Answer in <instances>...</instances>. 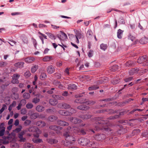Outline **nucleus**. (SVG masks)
Masks as SVG:
<instances>
[{
  "label": "nucleus",
  "instance_id": "obj_36",
  "mask_svg": "<svg viewBox=\"0 0 148 148\" xmlns=\"http://www.w3.org/2000/svg\"><path fill=\"white\" fill-rule=\"evenodd\" d=\"M30 97V95L29 93L28 92L24 93L23 95V97L25 99H29Z\"/></svg>",
  "mask_w": 148,
  "mask_h": 148
},
{
  "label": "nucleus",
  "instance_id": "obj_43",
  "mask_svg": "<svg viewBox=\"0 0 148 148\" xmlns=\"http://www.w3.org/2000/svg\"><path fill=\"white\" fill-rule=\"evenodd\" d=\"M38 68V66L36 65H35V66L33 67L31 69V71L32 73H35Z\"/></svg>",
  "mask_w": 148,
  "mask_h": 148
},
{
  "label": "nucleus",
  "instance_id": "obj_20",
  "mask_svg": "<svg viewBox=\"0 0 148 148\" xmlns=\"http://www.w3.org/2000/svg\"><path fill=\"white\" fill-rule=\"evenodd\" d=\"M148 42V38L145 37L142 38L140 40V42L142 44H146Z\"/></svg>",
  "mask_w": 148,
  "mask_h": 148
},
{
  "label": "nucleus",
  "instance_id": "obj_1",
  "mask_svg": "<svg viewBox=\"0 0 148 148\" xmlns=\"http://www.w3.org/2000/svg\"><path fill=\"white\" fill-rule=\"evenodd\" d=\"M95 124L94 126L96 130H104L106 131H111L112 130L108 127L109 121L106 120L104 121L101 118L96 117L95 118Z\"/></svg>",
  "mask_w": 148,
  "mask_h": 148
},
{
  "label": "nucleus",
  "instance_id": "obj_25",
  "mask_svg": "<svg viewBox=\"0 0 148 148\" xmlns=\"http://www.w3.org/2000/svg\"><path fill=\"white\" fill-rule=\"evenodd\" d=\"M68 89L70 90H75L77 88V86L73 84H70L68 86Z\"/></svg>",
  "mask_w": 148,
  "mask_h": 148
},
{
  "label": "nucleus",
  "instance_id": "obj_24",
  "mask_svg": "<svg viewBox=\"0 0 148 148\" xmlns=\"http://www.w3.org/2000/svg\"><path fill=\"white\" fill-rule=\"evenodd\" d=\"M123 31L119 29H118L117 32V37L119 39L122 38Z\"/></svg>",
  "mask_w": 148,
  "mask_h": 148
},
{
  "label": "nucleus",
  "instance_id": "obj_37",
  "mask_svg": "<svg viewBox=\"0 0 148 148\" xmlns=\"http://www.w3.org/2000/svg\"><path fill=\"white\" fill-rule=\"evenodd\" d=\"M47 77L46 74L44 72L42 73L40 75V79L41 80L45 79Z\"/></svg>",
  "mask_w": 148,
  "mask_h": 148
},
{
  "label": "nucleus",
  "instance_id": "obj_27",
  "mask_svg": "<svg viewBox=\"0 0 148 148\" xmlns=\"http://www.w3.org/2000/svg\"><path fill=\"white\" fill-rule=\"evenodd\" d=\"M37 138H33L32 139V141L35 143L38 144L42 142V140L41 139Z\"/></svg>",
  "mask_w": 148,
  "mask_h": 148
},
{
  "label": "nucleus",
  "instance_id": "obj_7",
  "mask_svg": "<svg viewBox=\"0 0 148 148\" xmlns=\"http://www.w3.org/2000/svg\"><path fill=\"white\" fill-rule=\"evenodd\" d=\"M78 142L79 144L82 145H86L90 141L87 138H82L78 140Z\"/></svg>",
  "mask_w": 148,
  "mask_h": 148
},
{
  "label": "nucleus",
  "instance_id": "obj_22",
  "mask_svg": "<svg viewBox=\"0 0 148 148\" xmlns=\"http://www.w3.org/2000/svg\"><path fill=\"white\" fill-rule=\"evenodd\" d=\"M24 64V63L23 62H18L14 64V66L17 68H23Z\"/></svg>",
  "mask_w": 148,
  "mask_h": 148
},
{
  "label": "nucleus",
  "instance_id": "obj_14",
  "mask_svg": "<svg viewBox=\"0 0 148 148\" xmlns=\"http://www.w3.org/2000/svg\"><path fill=\"white\" fill-rule=\"evenodd\" d=\"M57 123L58 125L62 126H68L69 125L68 122L61 120H58L57 121Z\"/></svg>",
  "mask_w": 148,
  "mask_h": 148
},
{
  "label": "nucleus",
  "instance_id": "obj_18",
  "mask_svg": "<svg viewBox=\"0 0 148 148\" xmlns=\"http://www.w3.org/2000/svg\"><path fill=\"white\" fill-rule=\"evenodd\" d=\"M77 108V109L80 110H86L89 108V107L85 105H82L78 106Z\"/></svg>",
  "mask_w": 148,
  "mask_h": 148
},
{
  "label": "nucleus",
  "instance_id": "obj_61",
  "mask_svg": "<svg viewBox=\"0 0 148 148\" xmlns=\"http://www.w3.org/2000/svg\"><path fill=\"white\" fill-rule=\"evenodd\" d=\"M93 51L92 50H90L88 53V56L90 58L92 56Z\"/></svg>",
  "mask_w": 148,
  "mask_h": 148
},
{
  "label": "nucleus",
  "instance_id": "obj_5",
  "mask_svg": "<svg viewBox=\"0 0 148 148\" xmlns=\"http://www.w3.org/2000/svg\"><path fill=\"white\" fill-rule=\"evenodd\" d=\"M68 129L70 130H71V131H73V132L78 133H81L82 134H85V132L84 130L83 129H80L76 127H71L70 126H69L68 127Z\"/></svg>",
  "mask_w": 148,
  "mask_h": 148
},
{
  "label": "nucleus",
  "instance_id": "obj_2",
  "mask_svg": "<svg viewBox=\"0 0 148 148\" xmlns=\"http://www.w3.org/2000/svg\"><path fill=\"white\" fill-rule=\"evenodd\" d=\"M68 131L65 132L64 134V136L66 138V141L64 142V145L66 146H69L71 145H73L75 141V140L73 137L70 135V131L71 130H69L67 128Z\"/></svg>",
  "mask_w": 148,
  "mask_h": 148
},
{
  "label": "nucleus",
  "instance_id": "obj_51",
  "mask_svg": "<svg viewBox=\"0 0 148 148\" xmlns=\"http://www.w3.org/2000/svg\"><path fill=\"white\" fill-rule=\"evenodd\" d=\"M111 82L113 84H116L119 83V81L117 79H114L112 80Z\"/></svg>",
  "mask_w": 148,
  "mask_h": 148
},
{
  "label": "nucleus",
  "instance_id": "obj_13",
  "mask_svg": "<svg viewBox=\"0 0 148 148\" xmlns=\"http://www.w3.org/2000/svg\"><path fill=\"white\" fill-rule=\"evenodd\" d=\"M49 128L51 130L55 131H60L62 129V128L60 126L56 125H52L49 126Z\"/></svg>",
  "mask_w": 148,
  "mask_h": 148
},
{
  "label": "nucleus",
  "instance_id": "obj_44",
  "mask_svg": "<svg viewBox=\"0 0 148 148\" xmlns=\"http://www.w3.org/2000/svg\"><path fill=\"white\" fill-rule=\"evenodd\" d=\"M55 109L53 108L49 109L46 110V111L47 112L49 113H51L53 112H55Z\"/></svg>",
  "mask_w": 148,
  "mask_h": 148
},
{
  "label": "nucleus",
  "instance_id": "obj_3",
  "mask_svg": "<svg viewBox=\"0 0 148 148\" xmlns=\"http://www.w3.org/2000/svg\"><path fill=\"white\" fill-rule=\"evenodd\" d=\"M28 130L29 132H36V134H34V136L36 138H38L39 136V134L41 133V131L38 127L36 126L30 127L29 128Z\"/></svg>",
  "mask_w": 148,
  "mask_h": 148
},
{
  "label": "nucleus",
  "instance_id": "obj_28",
  "mask_svg": "<svg viewBox=\"0 0 148 148\" xmlns=\"http://www.w3.org/2000/svg\"><path fill=\"white\" fill-rule=\"evenodd\" d=\"M36 109L38 112H41L44 110L45 108L42 106L38 105L36 107Z\"/></svg>",
  "mask_w": 148,
  "mask_h": 148
},
{
  "label": "nucleus",
  "instance_id": "obj_62",
  "mask_svg": "<svg viewBox=\"0 0 148 148\" xmlns=\"http://www.w3.org/2000/svg\"><path fill=\"white\" fill-rule=\"evenodd\" d=\"M5 130L4 129H1L0 130V136H3L4 134Z\"/></svg>",
  "mask_w": 148,
  "mask_h": 148
},
{
  "label": "nucleus",
  "instance_id": "obj_60",
  "mask_svg": "<svg viewBox=\"0 0 148 148\" xmlns=\"http://www.w3.org/2000/svg\"><path fill=\"white\" fill-rule=\"evenodd\" d=\"M128 38L129 39H130L132 41H133L135 37L130 34H129L128 35Z\"/></svg>",
  "mask_w": 148,
  "mask_h": 148
},
{
  "label": "nucleus",
  "instance_id": "obj_40",
  "mask_svg": "<svg viewBox=\"0 0 148 148\" xmlns=\"http://www.w3.org/2000/svg\"><path fill=\"white\" fill-rule=\"evenodd\" d=\"M99 88V87L93 85L90 87H89L88 89V90L90 91L96 90L98 89Z\"/></svg>",
  "mask_w": 148,
  "mask_h": 148
},
{
  "label": "nucleus",
  "instance_id": "obj_15",
  "mask_svg": "<svg viewBox=\"0 0 148 148\" xmlns=\"http://www.w3.org/2000/svg\"><path fill=\"white\" fill-rule=\"evenodd\" d=\"M58 112L61 115L64 116H69L68 110H60L58 111Z\"/></svg>",
  "mask_w": 148,
  "mask_h": 148
},
{
  "label": "nucleus",
  "instance_id": "obj_16",
  "mask_svg": "<svg viewBox=\"0 0 148 148\" xmlns=\"http://www.w3.org/2000/svg\"><path fill=\"white\" fill-rule=\"evenodd\" d=\"M139 70V69L137 68H133L129 71V73L130 75H132L137 73Z\"/></svg>",
  "mask_w": 148,
  "mask_h": 148
},
{
  "label": "nucleus",
  "instance_id": "obj_30",
  "mask_svg": "<svg viewBox=\"0 0 148 148\" xmlns=\"http://www.w3.org/2000/svg\"><path fill=\"white\" fill-rule=\"evenodd\" d=\"M52 58V57L51 56H46L44 57L42 60L44 62H48L50 61Z\"/></svg>",
  "mask_w": 148,
  "mask_h": 148
},
{
  "label": "nucleus",
  "instance_id": "obj_26",
  "mask_svg": "<svg viewBox=\"0 0 148 148\" xmlns=\"http://www.w3.org/2000/svg\"><path fill=\"white\" fill-rule=\"evenodd\" d=\"M50 104L53 106H55L58 103V101L55 99H51L49 100Z\"/></svg>",
  "mask_w": 148,
  "mask_h": 148
},
{
  "label": "nucleus",
  "instance_id": "obj_53",
  "mask_svg": "<svg viewBox=\"0 0 148 148\" xmlns=\"http://www.w3.org/2000/svg\"><path fill=\"white\" fill-rule=\"evenodd\" d=\"M133 79L132 77H130L127 78H125L124 79V81L126 82H128L131 81Z\"/></svg>",
  "mask_w": 148,
  "mask_h": 148
},
{
  "label": "nucleus",
  "instance_id": "obj_41",
  "mask_svg": "<svg viewBox=\"0 0 148 148\" xmlns=\"http://www.w3.org/2000/svg\"><path fill=\"white\" fill-rule=\"evenodd\" d=\"M100 47L101 49L105 51L107 49V46L106 44H102L100 45Z\"/></svg>",
  "mask_w": 148,
  "mask_h": 148
},
{
  "label": "nucleus",
  "instance_id": "obj_35",
  "mask_svg": "<svg viewBox=\"0 0 148 148\" xmlns=\"http://www.w3.org/2000/svg\"><path fill=\"white\" fill-rule=\"evenodd\" d=\"M69 116H71L73 114L75 113L76 111L74 109L72 108H71L69 110H68Z\"/></svg>",
  "mask_w": 148,
  "mask_h": 148
},
{
  "label": "nucleus",
  "instance_id": "obj_64",
  "mask_svg": "<svg viewBox=\"0 0 148 148\" xmlns=\"http://www.w3.org/2000/svg\"><path fill=\"white\" fill-rule=\"evenodd\" d=\"M5 124L4 123H1L0 125V130L4 129L5 130V127H4Z\"/></svg>",
  "mask_w": 148,
  "mask_h": 148
},
{
  "label": "nucleus",
  "instance_id": "obj_21",
  "mask_svg": "<svg viewBox=\"0 0 148 148\" xmlns=\"http://www.w3.org/2000/svg\"><path fill=\"white\" fill-rule=\"evenodd\" d=\"M35 60V59L31 57H29L25 59V61L27 63H31Z\"/></svg>",
  "mask_w": 148,
  "mask_h": 148
},
{
  "label": "nucleus",
  "instance_id": "obj_6",
  "mask_svg": "<svg viewBox=\"0 0 148 148\" xmlns=\"http://www.w3.org/2000/svg\"><path fill=\"white\" fill-rule=\"evenodd\" d=\"M82 34L79 31H77L76 32L75 36L71 34V37H73L74 39H76V42L77 43H79V39H80L82 37Z\"/></svg>",
  "mask_w": 148,
  "mask_h": 148
},
{
  "label": "nucleus",
  "instance_id": "obj_29",
  "mask_svg": "<svg viewBox=\"0 0 148 148\" xmlns=\"http://www.w3.org/2000/svg\"><path fill=\"white\" fill-rule=\"evenodd\" d=\"M85 100L82 98L77 99L74 101V103H83L84 102Z\"/></svg>",
  "mask_w": 148,
  "mask_h": 148
},
{
  "label": "nucleus",
  "instance_id": "obj_52",
  "mask_svg": "<svg viewBox=\"0 0 148 148\" xmlns=\"http://www.w3.org/2000/svg\"><path fill=\"white\" fill-rule=\"evenodd\" d=\"M119 22L121 24H124L125 23L124 20L122 17L120 18Z\"/></svg>",
  "mask_w": 148,
  "mask_h": 148
},
{
  "label": "nucleus",
  "instance_id": "obj_59",
  "mask_svg": "<svg viewBox=\"0 0 148 148\" xmlns=\"http://www.w3.org/2000/svg\"><path fill=\"white\" fill-rule=\"evenodd\" d=\"M119 131L121 132V133H125L127 132V130L125 128H121L120 130Z\"/></svg>",
  "mask_w": 148,
  "mask_h": 148
},
{
  "label": "nucleus",
  "instance_id": "obj_38",
  "mask_svg": "<svg viewBox=\"0 0 148 148\" xmlns=\"http://www.w3.org/2000/svg\"><path fill=\"white\" fill-rule=\"evenodd\" d=\"M39 114L37 113H34L31 115V117L32 119H35L38 117Z\"/></svg>",
  "mask_w": 148,
  "mask_h": 148
},
{
  "label": "nucleus",
  "instance_id": "obj_23",
  "mask_svg": "<svg viewBox=\"0 0 148 148\" xmlns=\"http://www.w3.org/2000/svg\"><path fill=\"white\" fill-rule=\"evenodd\" d=\"M47 141L48 143L51 144H56L58 142L57 140L51 138L47 139Z\"/></svg>",
  "mask_w": 148,
  "mask_h": 148
},
{
  "label": "nucleus",
  "instance_id": "obj_12",
  "mask_svg": "<svg viewBox=\"0 0 148 148\" xmlns=\"http://www.w3.org/2000/svg\"><path fill=\"white\" fill-rule=\"evenodd\" d=\"M69 119L71 122L75 124L80 123L82 121L81 120L76 117H70Z\"/></svg>",
  "mask_w": 148,
  "mask_h": 148
},
{
  "label": "nucleus",
  "instance_id": "obj_57",
  "mask_svg": "<svg viewBox=\"0 0 148 148\" xmlns=\"http://www.w3.org/2000/svg\"><path fill=\"white\" fill-rule=\"evenodd\" d=\"M119 115H115L113 116H111L108 119L110 120L117 119L119 117Z\"/></svg>",
  "mask_w": 148,
  "mask_h": 148
},
{
  "label": "nucleus",
  "instance_id": "obj_63",
  "mask_svg": "<svg viewBox=\"0 0 148 148\" xmlns=\"http://www.w3.org/2000/svg\"><path fill=\"white\" fill-rule=\"evenodd\" d=\"M22 128V126L21 125H19V127L16 128L15 130L16 132H18L20 131L21 130Z\"/></svg>",
  "mask_w": 148,
  "mask_h": 148
},
{
  "label": "nucleus",
  "instance_id": "obj_56",
  "mask_svg": "<svg viewBox=\"0 0 148 148\" xmlns=\"http://www.w3.org/2000/svg\"><path fill=\"white\" fill-rule=\"evenodd\" d=\"M26 103V101L25 99H22L20 102V103L22 105V106L25 105Z\"/></svg>",
  "mask_w": 148,
  "mask_h": 148
},
{
  "label": "nucleus",
  "instance_id": "obj_46",
  "mask_svg": "<svg viewBox=\"0 0 148 148\" xmlns=\"http://www.w3.org/2000/svg\"><path fill=\"white\" fill-rule=\"evenodd\" d=\"M31 121L30 120L27 119L25 121L24 123V124L25 125L27 126L29 125L31 123Z\"/></svg>",
  "mask_w": 148,
  "mask_h": 148
},
{
  "label": "nucleus",
  "instance_id": "obj_8",
  "mask_svg": "<svg viewBox=\"0 0 148 148\" xmlns=\"http://www.w3.org/2000/svg\"><path fill=\"white\" fill-rule=\"evenodd\" d=\"M20 76V75L17 73H15L13 75L12 78V83L13 84H18V79Z\"/></svg>",
  "mask_w": 148,
  "mask_h": 148
},
{
  "label": "nucleus",
  "instance_id": "obj_48",
  "mask_svg": "<svg viewBox=\"0 0 148 148\" xmlns=\"http://www.w3.org/2000/svg\"><path fill=\"white\" fill-rule=\"evenodd\" d=\"M33 107V105L31 103H28L26 105V107L28 109H31Z\"/></svg>",
  "mask_w": 148,
  "mask_h": 148
},
{
  "label": "nucleus",
  "instance_id": "obj_54",
  "mask_svg": "<svg viewBox=\"0 0 148 148\" xmlns=\"http://www.w3.org/2000/svg\"><path fill=\"white\" fill-rule=\"evenodd\" d=\"M60 82L58 80H55L53 82V84L56 86H58Z\"/></svg>",
  "mask_w": 148,
  "mask_h": 148
},
{
  "label": "nucleus",
  "instance_id": "obj_45",
  "mask_svg": "<svg viewBox=\"0 0 148 148\" xmlns=\"http://www.w3.org/2000/svg\"><path fill=\"white\" fill-rule=\"evenodd\" d=\"M24 147L25 148H32L33 146L32 145L29 143H25L24 145Z\"/></svg>",
  "mask_w": 148,
  "mask_h": 148
},
{
  "label": "nucleus",
  "instance_id": "obj_19",
  "mask_svg": "<svg viewBox=\"0 0 148 148\" xmlns=\"http://www.w3.org/2000/svg\"><path fill=\"white\" fill-rule=\"evenodd\" d=\"M135 64V62L133 61H129L125 63V65L127 67L133 66Z\"/></svg>",
  "mask_w": 148,
  "mask_h": 148
},
{
  "label": "nucleus",
  "instance_id": "obj_33",
  "mask_svg": "<svg viewBox=\"0 0 148 148\" xmlns=\"http://www.w3.org/2000/svg\"><path fill=\"white\" fill-rule=\"evenodd\" d=\"M19 94L18 93H13L11 95V98L13 99H17L19 98Z\"/></svg>",
  "mask_w": 148,
  "mask_h": 148
},
{
  "label": "nucleus",
  "instance_id": "obj_31",
  "mask_svg": "<svg viewBox=\"0 0 148 148\" xmlns=\"http://www.w3.org/2000/svg\"><path fill=\"white\" fill-rule=\"evenodd\" d=\"M92 32L91 30H89L87 32L86 36L87 38H90L92 36Z\"/></svg>",
  "mask_w": 148,
  "mask_h": 148
},
{
  "label": "nucleus",
  "instance_id": "obj_50",
  "mask_svg": "<svg viewBox=\"0 0 148 148\" xmlns=\"http://www.w3.org/2000/svg\"><path fill=\"white\" fill-rule=\"evenodd\" d=\"M31 73L29 71H27L25 73L24 75L26 78L29 77Z\"/></svg>",
  "mask_w": 148,
  "mask_h": 148
},
{
  "label": "nucleus",
  "instance_id": "obj_39",
  "mask_svg": "<svg viewBox=\"0 0 148 148\" xmlns=\"http://www.w3.org/2000/svg\"><path fill=\"white\" fill-rule=\"evenodd\" d=\"M46 34L51 39L55 40L56 38L53 34L49 32L46 33Z\"/></svg>",
  "mask_w": 148,
  "mask_h": 148
},
{
  "label": "nucleus",
  "instance_id": "obj_9",
  "mask_svg": "<svg viewBox=\"0 0 148 148\" xmlns=\"http://www.w3.org/2000/svg\"><path fill=\"white\" fill-rule=\"evenodd\" d=\"M58 108L68 109L70 108L71 106L70 105L66 103H62L58 104Z\"/></svg>",
  "mask_w": 148,
  "mask_h": 148
},
{
  "label": "nucleus",
  "instance_id": "obj_47",
  "mask_svg": "<svg viewBox=\"0 0 148 148\" xmlns=\"http://www.w3.org/2000/svg\"><path fill=\"white\" fill-rule=\"evenodd\" d=\"M7 108V106L5 104H3L2 107L0 110V114H1L5 110V109Z\"/></svg>",
  "mask_w": 148,
  "mask_h": 148
},
{
  "label": "nucleus",
  "instance_id": "obj_34",
  "mask_svg": "<svg viewBox=\"0 0 148 148\" xmlns=\"http://www.w3.org/2000/svg\"><path fill=\"white\" fill-rule=\"evenodd\" d=\"M57 119L58 117L57 116H49L48 118V120L52 122L56 120Z\"/></svg>",
  "mask_w": 148,
  "mask_h": 148
},
{
  "label": "nucleus",
  "instance_id": "obj_11",
  "mask_svg": "<svg viewBox=\"0 0 148 148\" xmlns=\"http://www.w3.org/2000/svg\"><path fill=\"white\" fill-rule=\"evenodd\" d=\"M55 70L54 67L52 65H49L47 68V71L49 74H51L53 73Z\"/></svg>",
  "mask_w": 148,
  "mask_h": 148
},
{
  "label": "nucleus",
  "instance_id": "obj_32",
  "mask_svg": "<svg viewBox=\"0 0 148 148\" xmlns=\"http://www.w3.org/2000/svg\"><path fill=\"white\" fill-rule=\"evenodd\" d=\"M91 117V115L90 114H83L80 116V117L83 119H89Z\"/></svg>",
  "mask_w": 148,
  "mask_h": 148
},
{
  "label": "nucleus",
  "instance_id": "obj_10",
  "mask_svg": "<svg viewBox=\"0 0 148 148\" xmlns=\"http://www.w3.org/2000/svg\"><path fill=\"white\" fill-rule=\"evenodd\" d=\"M105 136L104 134H97L95 135V138L97 140L100 141L103 140L105 138Z\"/></svg>",
  "mask_w": 148,
  "mask_h": 148
},
{
  "label": "nucleus",
  "instance_id": "obj_42",
  "mask_svg": "<svg viewBox=\"0 0 148 148\" xmlns=\"http://www.w3.org/2000/svg\"><path fill=\"white\" fill-rule=\"evenodd\" d=\"M60 32L62 34V40H65L67 38V37L65 33L62 31H60Z\"/></svg>",
  "mask_w": 148,
  "mask_h": 148
},
{
  "label": "nucleus",
  "instance_id": "obj_58",
  "mask_svg": "<svg viewBox=\"0 0 148 148\" xmlns=\"http://www.w3.org/2000/svg\"><path fill=\"white\" fill-rule=\"evenodd\" d=\"M27 113V110L25 108H23L21 110V113L22 114H25Z\"/></svg>",
  "mask_w": 148,
  "mask_h": 148
},
{
  "label": "nucleus",
  "instance_id": "obj_4",
  "mask_svg": "<svg viewBox=\"0 0 148 148\" xmlns=\"http://www.w3.org/2000/svg\"><path fill=\"white\" fill-rule=\"evenodd\" d=\"M137 62L139 64L144 63L145 65H148V58L146 55L144 56L139 58Z\"/></svg>",
  "mask_w": 148,
  "mask_h": 148
},
{
  "label": "nucleus",
  "instance_id": "obj_55",
  "mask_svg": "<svg viewBox=\"0 0 148 148\" xmlns=\"http://www.w3.org/2000/svg\"><path fill=\"white\" fill-rule=\"evenodd\" d=\"M7 65L6 62L3 61L0 62V67H3Z\"/></svg>",
  "mask_w": 148,
  "mask_h": 148
},
{
  "label": "nucleus",
  "instance_id": "obj_49",
  "mask_svg": "<svg viewBox=\"0 0 148 148\" xmlns=\"http://www.w3.org/2000/svg\"><path fill=\"white\" fill-rule=\"evenodd\" d=\"M40 101V99L38 97H36L35 98H34L32 102H33L34 103H37L38 102Z\"/></svg>",
  "mask_w": 148,
  "mask_h": 148
},
{
  "label": "nucleus",
  "instance_id": "obj_17",
  "mask_svg": "<svg viewBox=\"0 0 148 148\" xmlns=\"http://www.w3.org/2000/svg\"><path fill=\"white\" fill-rule=\"evenodd\" d=\"M36 125L40 127H42L45 126L46 124L44 121H39L36 123Z\"/></svg>",
  "mask_w": 148,
  "mask_h": 148
}]
</instances>
